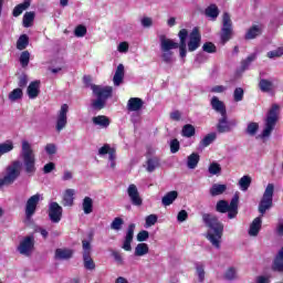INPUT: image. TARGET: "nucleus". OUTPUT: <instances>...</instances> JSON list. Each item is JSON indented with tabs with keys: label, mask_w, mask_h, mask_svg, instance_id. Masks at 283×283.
<instances>
[{
	"label": "nucleus",
	"mask_w": 283,
	"mask_h": 283,
	"mask_svg": "<svg viewBox=\"0 0 283 283\" xmlns=\"http://www.w3.org/2000/svg\"><path fill=\"white\" fill-rule=\"evenodd\" d=\"M179 43L167 38L165 34L159 35V43L161 50V60L167 65H171L176 59H174V51L179 49L180 59L185 60L187 57V39L189 38V31L187 29H181L178 32Z\"/></svg>",
	"instance_id": "f257e3e1"
},
{
	"label": "nucleus",
	"mask_w": 283,
	"mask_h": 283,
	"mask_svg": "<svg viewBox=\"0 0 283 283\" xmlns=\"http://www.w3.org/2000/svg\"><path fill=\"white\" fill-rule=\"evenodd\" d=\"M202 222L209 229L206 234L207 240L214 249H220L224 233V224L220 222L216 214L211 213H203Z\"/></svg>",
	"instance_id": "f03ea898"
},
{
	"label": "nucleus",
	"mask_w": 283,
	"mask_h": 283,
	"mask_svg": "<svg viewBox=\"0 0 283 283\" xmlns=\"http://www.w3.org/2000/svg\"><path fill=\"white\" fill-rule=\"evenodd\" d=\"M20 158L23 160L24 171L29 176L36 174V155L30 142L23 139L21 143Z\"/></svg>",
	"instance_id": "7ed1b4c3"
},
{
	"label": "nucleus",
	"mask_w": 283,
	"mask_h": 283,
	"mask_svg": "<svg viewBox=\"0 0 283 283\" xmlns=\"http://www.w3.org/2000/svg\"><path fill=\"white\" fill-rule=\"evenodd\" d=\"M91 88L94 96H96V99L92 102L93 109H104L107 98H112L114 88L112 86H101L96 84H92Z\"/></svg>",
	"instance_id": "20e7f679"
},
{
	"label": "nucleus",
	"mask_w": 283,
	"mask_h": 283,
	"mask_svg": "<svg viewBox=\"0 0 283 283\" xmlns=\"http://www.w3.org/2000/svg\"><path fill=\"white\" fill-rule=\"evenodd\" d=\"M21 167L22 164L20 160H13L9 166L6 168V176L0 178V189L3 187H10V185H14L19 176H21Z\"/></svg>",
	"instance_id": "39448f33"
},
{
	"label": "nucleus",
	"mask_w": 283,
	"mask_h": 283,
	"mask_svg": "<svg viewBox=\"0 0 283 283\" xmlns=\"http://www.w3.org/2000/svg\"><path fill=\"white\" fill-rule=\"evenodd\" d=\"M280 112V105L273 104L270 111L268 112L266 118H265V126L260 135L261 138H269L271 134L273 133V129H275V125L277 124V114Z\"/></svg>",
	"instance_id": "423d86ee"
},
{
	"label": "nucleus",
	"mask_w": 283,
	"mask_h": 283,
	"mask_svg": "<svg viewBox=\"0 0 283 283\" xmlns=\"http://www.w3.org/2000/svg\"><path fill=\"white\" fill-rule=\"evenodd\" d=\"M273 193H275V185L269 184L259 203V213H261V216H264V213L273 207Z\"/></svg>",
	"instance_id": "0eeeda50"
},
{
	"label": "nucleus",
	"mask_w": 283,
	"mask_h": 283,
	"mask_svg": "<svg viewBox=\"0 0 283 283\" xmlns=\"http://www.w3.org/2000/svg\"><path fill=\"white\" fill-rule=\"evenodd\" d=\"M82 258H83V265L86 271H95L96 263L94 259H92V243L87 240L82 241Z\"/></svg>",
	"instance_id": "6e6552de"
},
{
	"label": "nucleus",
	"mask_w": 283,
	"mask_h": 283,
	"mask_svg": "<svg viewBox=\"0 0 283 283\" xmlns=\"http://www.w3.org/2000/svg\"><path fill=\"white\" fill-rule=\"evenodd\" d=\"M222 29H221V41L222 43H227L231 39V34H233V22L231 21V15L226 12L222 18Z\"/></svg>",
	"instance_id": "1a4fd4ad"
},
{
	"label": "nucleus",
	"mask_w": 283,
	"mask_h": 283,
	"mask_svg": "<svg viewBox=\"0 0 283 283\" xmlns=\"http://www.w3.org/2000/svg\"><path fill=\"white\" fill-rule=\"evenodd\" d=\"M70 112V106L67 104H63L57 112L56 120H55V129L56 132H63L65 127H67V113Z\"/></svg>",
	"instance_id": "9d476101"
},
{
	"label": "nucleus",
	"mask_w": 283,
	"mask_h": 283,
	"mask_svg": "<svg viewBox=\"0 0 283 283\" xmlns=\"http://www.w3.org/2000/svg\"><path fill=\"white\" fill-rule=\"evenodd\" d=\"M39 202H41V195L36 193L31 196L25 203V218L27 220H32V216L36 213V207L39 206Z\"/></svg>",
	"instance_id": "9b49d317"
},
{
	"label": "nucleus",
	"mask_w": 283,
	"mask_h": 283,
	"mask_svg": "<svg viewBox=\"0 0 283 283\" xmlns=\"http://www.w3.org/2000/svg\"><path fill=\"white\" fill-rule=\"evenodd\" d=\"M18 251L21 255L30 256L34 251V235L25 237L19 244Z\"/></svg>",
	"instance_id": "f8f14e48"
},
{
	"label": "nucleus",
	"mask_w": 283,
	"mask_h": 283,
	"mask_svg": "<svg viewBox=\"0 0 283 283\" xmlns=\"http://www.w3.org/2000/svg\"><path fill=\"white\" fill-rule=\"evenodd\" d=\"M49 218L54 224H59L63 218V207L59 202L53 201L49 205Z\"/></svg>",
	"instance_id": "ddd939ff"
},
{
	"label": "nucleus",
	"mask_w": 283,
	"mask_h": 283,
	"mask_svg": "<svg viewBox=\"0 0 283 283\" xmlns=\"http://www.w3.org/2000/svg\"><path fill=\"white\" fill-rule=\"evenodd\" d=\"M238 125V122L235 120H229L227 117V113L224 115H221V118H219V122L217 124V130L219 134H228Z\"/></svg>",
	"instance_id": "4468645a"
},
{
	"label": "nucleus",
	"mask_w": 283,
	"mask_h": 283,
	"mask_svg": "<svg viewBox=\"0 0 283 283\" xmlns=\"http://www.w3.org/2000/svg\"><path fill=\"white\" fill-rule=\"evenodd\" d=\"M200 41H202V35L200 34V31L198 30V28L192 29L191 33L189 34L188 51L196 52V50L200 48Z\"/></svg>",
	"instance_id": "2eb2a0df"
},
{
	"label": "nucleus",
	"mask_w": 283,
	"mask_h": 283,
	"mask_svg": "<svg viewBox=\"0 0 283 283\" xmlns=\"http://www.w3.org/2000/svg\"><path fill=\"white\" fill-rule=\"evenodd\" d=\"M127 193L132 205L135 207L143 206V198H140V192H138V187H136V185L130 184L127 188Z\"/></svg>",
	"instance_id": "dca6fc26"
},
{
	"label": "nucleus",
	"mask_w": 283,
	"mask_h": 283,
	"mask_svg": "<svg viewBox=\"0 0 283 283\" xmlns=\"http://www.w3.org/2000/svg\"><path fill=\"white\" fill-rule=\"evenodd\" d=\"M134 231H136V224L130 223L127 228L126 235L122 244V249H124V251H132V242H134Z\"/></svg>",
	"instance_id": "f3484780"
},
{
	"label": "nucleus",
	"mask_w": 283,
	"mask_h": 283,
	"mask_svg": "<svg viewBox=\"0 0 283 283\" xmlns=\"http://www.w3.org/2000/svg\"><path fill=\"white\" fill-rule=\"evenodd\" d=\"M27 94L31 101H34L41 94V81H33L27 88Z\"/></svg>",
	"instance_id": "a211bd4d"
},
{
	"label": "nucleus",
	"mask_w": 283,
	"mask_h": 283,
	"mask_svg": "<svg viewBox=\"0 0 283 283\" xmlns=\"http://www.w3.org/2000/svg\"><path fill=\"white\" fill-rule=\"evenodd\" d=\"M210 105L217 114H220L221 116H224L227 114V106L224 105V102L220 101L218 96H213L210 101Z\"/></svg>",
	"instance_id": "6ab92c4d"
},
{
	"label": "nucleus",
	"mask_w": 283,
	"mask_h": 283,
	"mask_svg": "<svg viewBox=\"0 0 283 283\" xmlns=\"http://www.w3.org/2000/svg\"><path fill=\"white\" fill-rule=\"evenodd\" d=\"M145 102L140 97H130L127 102L128 112H140Z\"/></svg>",
	"instance_id": "aec40b11"
},
{
	"label": "nucleus",
	"mask_w": 283,
	"mask_h": 283,
	"mask_svg": "<svg viewBox=\"0 0 283 283\" xmlns=\"http://www.w3.org/2000/svg\"><path fill=\"white\" fill-rule=\"evenodd\" d=\"M124 80H125V65L118 64L115 71V74L113 76V83L115 87H119V85H123Z\"/></svg>",
	"instance_id": "412c9836"
},
{
	"label": "nucleus",
	"mask_w": 283,
	"mask_h": 283,
	"mask_svg": "<svg viewBox=\"0 0 283 283\" xmlns=\"http://www.w3.org/2000/svg\"><path fill=\"white\" fill-rule=\"evenodd\" d=\"M262 229V217H256L249 228V235L251 238H258V234L260 233V230Z\"/></svg>",
	"instance_id": "4be33fe9"
},
{
	"label": "nucleus",
	"mask_w": 283,
	"mask_h": 283,
	"mask_svg": "<svg viewBox=\"0 0 283 283\" xmlns=\"http://www.w3.org/2000/svg\"><path fill=\"white\" fill-rule=\"evenodd\" d=\"M263 27L262 24L252 25L245 33L244 39L247 41H251L253 39H258L262 34Z\"/></svg>",
	"instance_id": "5701e85b"
},
{
	"label": "nucleus",
	"mask_w": 283,
	"mask_h": 283,
	"mask_svg": "<svg viewBox=\"0 0 283 283\" xmlns=\"http://www.w3.org/2000/svg\"><path fill=\"white\" fill-rule=\"evenodd\" d=\"M272 271L283 273V247L279 250L272 264Z\"/></svg>",
	"instance_id": "b1692460"
},
{
	"label": "nucleus",
	"mask_w": 283,
	"mask_h": 283,
	"mask_svg": "<svg viewBox=\"0 0 283 283\" xmlns=\"http://www.w3.org/2000/svg\"><path fill=\"white\" fill-rule=\"evenodd\" d=\"M240 202V197L235 195L230 201V209L228 210V218L233 220L238 216V203Z\"/></svg>",
	"instance_id": "393cba45"
},
{
	"label": "nucleus",
	"mask_w": 283,
	"mask_h": 283,
	"mask_svg": "<svg viewBox=\"0 0 283 283\" xmlns=\"http://www.w3.org/2000/svg\"><path fill=\"white\" fill-rule=\"evenodd\" d=\"M93 125H97L102 129H107L109 127V117L105 115H98L92 118Z\"/></svg>",
	"instance_id": "a878e982"
},
{
	"label": "nucleus",
	"mask_w": 283,
	"mask_h": 283,
	"mask_svg": "<svg viewBox=\"0 0 283 283\" xmlns=\"http://www.w3.org/2000/svg\"><path fill=\"white\" fill-rule=\"evenodd\" d=\"M72 255H74V251L71 249H56L55 250V260H71Z\"/></svg>",
	"instance_id": "bb28decb"
},
{
	"label": "nucleus",
	"mask_w": 283,
	"mask_h": 283,
	"mask_svg": "<svg viewBox=\"0 0 283 283\" xmlns=\"http://www.w3.org/2000/svg\"><path fill=\"white\" fill-rule=\"evenodd\" d=\"M75 193H76V190H74V189H66L64 191V196H63L64 207H73V205H74V195Z\"/></svg>",
	"instance_id": "cd10ccee"
},
{
	"label": "nucleus",
	"mask_w": 283,
	"mask_h": 283,
	"mask_svg": "<svg viewBox=\"0 0 283 283\" xmlns=\"http://www.w3.org/2000/svg\"><path fill=\"white\" fill-rule=\"evenodd\" d=\"M177 198H178V191L176 190L169 191L163 197L161 203L164 205V207H169V205H174V201Z\"/></svg>",
	"instance_id": "c85d7f7f"
},
{
	"label": "nucleus",
	"mask_w": 283,
	"mask_h": 283,
	"mask_svg": "<svg viewBox=\"0 0 283 283\" xmlns=\"http://www.w3.org/2000/svg\"><path fill=\"white\" fill-rule=\"evenodd\" d=\"M253 181V179L251 178V176L249 175H244L243 177H241L239 179V189L241 191H249V187H251V182Z\"/></svg>",
	"instance_id": "c756f323"
},
{
	"label": "nucleus",
	"mask_w": 283,
	"mask_h": 283,
	"mask_svg": "<svg viewBox=\"0 0 283 283\" xmlns=\"http://www.w3.org/2000/svg\"><path fill=\"white\" fill-rule=\"evenodd\" d=\"M200 163V155L198 153H192L188 156L187 167L188 169H196Z\"/></svg>",
	"instance_id": "7c9ffc66"
},
{
	"label": "nucleus",
	"mask_w": 283,
	"mask_h": 283,
	"mask_svg": "<svg viewBox=\"0 0 283 283\" xmlns=\"http://www.w3.org/2000/svg\"><path fill=\"white\" fill-rule=\"evenodd\" d=\"M158 167H160V158L153 157L147 160L146 170L148 171V174H153V171H156Z\"/></svg>",
	"instance_id": "2f4dec72"
},
{
	"label": "nucleus",
	"mask_w": 283,
	"mask_h": 283,
	"mask_svg": "<svg viewBox=\"0 0 283 283\" xmlns=\"http://www.w3.org/2000/svg\"><path fill=\"white\" fill-rule=\"evenodd\" d=\"M82 209L86 216H90L94 211V200L90 197L83 199Z\"/></svg>",
	"instance_id": "473e14b6"
},
{
	"label": "nucleus",
	"mask_w": 283,
	"mask_h": 283,
	"mask_svg": "<svg viewBox=\"0 0 283 283\" xmlns=\"http://www.w3.org/2000/svg\"><path fill=\"white\" fill-rule=\"evenodd\" d=\"M149 253V245L147 243H138L135 248L134 255L136 258H143V255H147Z\"/></svg>",
	"instance_id": "72a5a7b5"
},
{
	"label": "nucleus",
	"mask_w": 283,
	"mask_h": 283,
	"mask_svg": "<svg viewBox=\"0 0 283 283\" xmlns=\"http://www.w3.org/2000/svg\"><path fill=\"white\" fill-rule=\"evenodd\" d=\"M223 279L228 282H233L238 280V269L233 266L228 268L223 274Z\"/></svg>",
	"instance_id": "f704fd0d"
},
{
	"label": "nucleus",
	"mask_w": 283,
	"mask_h": 283,
	"mask_svg": "<svg viewBox=\"0 0 283 283\" xmlns=\"http://www.w3.org/2000/svg\"><path fill=\"white\" fill-rule=\"evenodd\" d=\"M30 8V0H25L23 3L18 4L14 7L12 11L13 17H21L23 14V11L28 10Z\"/></svg>",
	"instance_id": "c9c22d12"
},
{
	"label": "nucleus",
	"mask_w": 283,
	"mask_h": 283,
	"mask_svg": "<svg viewBox=\"0 0 283 283\" xmlns=\"http://www.w3.org/2000/svg\"><path fill=\"white\" fill-rule=\"evenodd\" d=\"M259 88L264 93L273 92V82L266 78H261L259 82Z\"/></svg>",
	"instance_id": "e433bc0d"
},
{
	"label": "nucleus",
	"mask_w": 283,
	"mask_h": 283,
	"mask_svg": "<svg viewBox=\"0 0 283 283\" xmlns=\"http://www.w3.org/2000/svg\"><path fill=\"white\" fill-rule=\"evenodd\" d=\"M219 14H220V10L218 9V6H216V4H210L206 9V17H209L213 21H216V19H218Z\"/></svg>",
	"instance_id": "4c0bfd02"
},
{
	"label": "nucleus",
	"mask_w": 283,
	"mask_h": 283,
	"mask_svg": "<svg viewBox=\"0 0 283 283\" xmlns=\"http://www.w3.org/2000/svg\"><path fill=\"white\" fill-rule=\"evenodd\" d=\"M227 191V185L214 184L210 188L211 196H222Z\"/></svg>",
	"instance_id": "58836bf2"
},
{
	"label": "nucleus",
	"mask_w": 283,
	"mask_h": 283,
	"mask_svg": "<svg viewBox=\"0 0 283 283\" xmlns=\"http://www.w3.org/2000/svg\"><path fill=\"white\" fill-rule=\"evenodd\" d=\"M181 135L185 138H191L192 136H196V127H193L191 124H186L182 127Z\"/></svg>",
	"instance_id": "ea45409f"
},
{
	"label": "nucleus",
	"mask_w": 283,
	"mask_h": 283,
	"mask_svg": "<svg viewBox=\"0 0 283 283\" xmlns=\"http://www.w3.org/2000/svg\"><path fill=\"white\" fill-rule=\"evenodd\" d=\"M12 149H14V143L10 140L0 144V158L6 154H10Z\"/></svg>",
	"instance_id": "a19ab883"
},
{
	"label": "nucleus",
	"mask_w": 283,
	"mask_h": 283,
	"mask_svg": "<svg viewBox=\"0 0 283 283\" xmlns=\"http://www.w3.org/2000/svg\"><path fill=\"white\" fill-rule=\"evenodd\" d=\"M34 11L25 12L23 15V25L24 28H32V23H34Z\"/></svg>",
	"instance_id": "79ce46f5"
},
{
	"label": "nucleus",
	"mask_w": 283,
	"mask_h": 283,
	"mask_svg": "<svg viewBox=\"0 0 283 283\" xmlns=\"http://www.w3.org/2000/svg\"><path fill=\"white\" fill-rule=\"evenodd\" d=\"M231 209V203L227 202V200H220L217 202L216 210L218 213H228Z\"/></svg>",
	"instance_id": "37998d69"
},
{
	"label": "nucleus",
	"mask_w": 283,
	"mask_h": 283,
	"mask_svg": "<svg viewBox=\"0 0 283 283\" xmlns=\"http://www.w3.org/2000/svg\"><path fill=\"white\" fill-rule=\"evenodd\" d=\"M30 45V38H28L27 34L20 35V38L17 41V49L18 50H25Z\"/></svg>",
	"instance_id": "c03bdc74"
},
{
	"label": "nucleus",
	"mask_w": 283,
	"mask_h": 283,
	"mask_svg": "<svg viewBox=\"0 0 283 283\" xmlns=\"http://www.w3.org/2000/svg\"><path fill=\"white\" fill-rule=\"evenodd\" d=\"M258 129H260V124L251 122L248 124L245 134H248V136H255L258 134Z\"/></svg>",
	"instance_id": "a18cd8bd"
},
{
	"label": "nucleus",
	"mask_w": 283,
	"mask_h": 283,
	"mask_svg": "<svg viewBox=\"0 0 283 283\" xmlns=\"http://www.w3.org/2000/svg\"><path fill=\"white\" fill-rule=\"evenodd\" d=\"M216 138H218V135L216 133H210L205 136L203 140L200 142V145L202 147H209V145H211Z\"/></svg>",
	"instance_id": "49530a36"
},
{
	"label": "nucleus",
	"mask_w": 283,
	"mask_h": 283,
	"mask_svg": "<svg viewBox=\"0 0 283 283\" xmlns=\"http://www.w3.org/2000/svg\"><path fill=\"white\" fill-rule=\"evenodd\" d=\"M23 98V90L21 88H14L10 94H9V101L14 103L15 101H19Z\"/></svg>",
	"instance_id": "de8ad7c7"
},
{
	"label": "nucleus",
	"mask_w": 283,
	"mask_h": 283,
	"mask_svg": "<svg viewBox=\"0 0 283 283\" xmlns=\"http://www.w3.org/2000/svg\"><path fill=\"white\" fill-rule=\"evenodd\" d=\"M244 99V88L237 87L233 92V101L234 103H240Z\"/></svg>",
	"instance_id": "09e8293b"
},
{
	"label": "nucleus",
	"mask_w": 283,
	"mask_h": 283,
	"mask_svg": "<svg viewBox=\"0 0 283 283\" xmlns=\"http://www.w3.org/2000/svg\"><path fill=\"white\" fill-rule=\"evenodd\" d=\"M123 224H125V221H123L120 217H116L111 223V229H113V231H120Z\"/></svg>",
	"instance_id": "8fccbe9b"
},
{
	"label": "nucleus",
	"mask_w": 283,
	"mask_h": 283,
	"mask_svg": "<svg viewBox=\"0 0 283 283\" xmlns=\"http://www.w3.org/2000/svg\"><path fill=\"white\" fill-rule=\"evenodd\" d=\"M202 50L207 52V54H216V52H218V48L212 42L203 43Z\"/></svg>",
	"instance_id": "3c124183"
},
{
	"label": "nucleus",
	"mask_w": 283,
	"mask_h": 283,
	"mask_svg": "<svg viewBox=\"0 0 283 283\" xmlns=\"http://www.w3.org/2000/svg\"><path fill=\"white\" fill-rule=\"evenodd\" d=\"M20 64L22 67H28L30 64V51H23L20 54Z\"/></svg>",
	"instance_id": "603ef678"
},
{
	"label": "nucleus",
	"mask_w": 283,
	"mask_h": 283,
	"mask_svg": "<svg viewBox=\"0 0 283 283\" xmlns=\"http://www.w3.org/2000/svg\"><path fill=\"white\" fill-rule=\"evenodd\" d=\"M196 272H197V276L199 282H205V264L202 263H197L196 264Z\"/></svg>",
	"instance_id": "864d4df0"
},
{
	"label": "nucleus",
	"mask_w": 283,
	"mask_h": 283,
	"mask_svg": "<svg viewBox=\"0 0 283 283\" xmlns=\"http://www.w3.org/2000/svg\"><path fill=\"white\" fill-rule=\"evenodd\" d=\"M208 171L209 174H211V176H218V174L222 171V167L218 163H212L210 164Z\"/></svg>",
	"instance_id": "5fc2aeb1"
},
{
	"label": "nucleus",
	"mask_w": 283,
	"mask_h": 283,
	"mask_svg": "<svg viewBox=\"0 0 283 283\" xmlns=\"http://www.w3.org/2000/svg\"><path fill=\"white\" fill-rule=\"evenodd\" d=\"M87 34V28L85 25H77L74 30V35L77 36V39H83Z\"/></svg>",
	"instance_id": "6e6d98bb"
},
{
	"label": "nucleus",
	"mask_w": 283,
	"mask_h": 283,
	"mask_svg": "<svg viewBox=\"0 0 283 283\" xmlns=\"http://www.w3.org/2000/svg\"><path fill=\"white\" fill-rule=\"evenodd\" d=\"M280 56H283V48L268 52V59H280Z\"/></svg>",
	"instance_id": "4d7b16f0"
},
{
	"label": "nucleus",
	"mask_w": 283,
	"mask_h": 283,
	"mask_svg": "<svg viewBox=\"0 0 283 283\" xmlns=\"http://www.w3.org/2000/svg\"><path fill=\"white\" fill-rule=\"evenodd\" d=\"M255 61V55H250L245 60L241 62V70L244 72V70H249V65Z\"/></svg>",
	"instance_id": "13d9d810"
},
{
	"label": "nucleus",
	"mask_w": 283,
	"mask_h": 283,
	"mask_svg": "<svg viewBox=\"0 0 283 283\" xmlns=\"http://www.w3.org/2000/svg\"><path fill=\"white\" fill-rule=\"evenodd\" d=\"M149 240V231L147 230H142L137 234V242H147Z\"/></svg>",
	"instance_id": "bf43d9fd"
},
{
	"label": "nucleus",
	"mask_w": 283,
	"mask_h": 283,
	"mask_svg": "<svg viewBox=\"0 0 283 283\" xmlns=\"http://www.w3.org/2000/svg\"><path fill=\"white\" fill-rule=\"evenodd\" d=\"M178 151H180V142H178V139H172L170 142V153L178 154Z\"/></svg>",
	"instance_id": "052dcab7"
},
{
	"label": "nucleus",
	"mask_w": 283,
	"mask_h": 283,
	"mask_svg": "<svg viewBox=\"0 0 283 283\" xmlns=\"http://www.w3.org/2000/svg\"><path fill=\"white\" fill-rule=\"evenodd\" d=\"M158 222V216L149 214L146 217V227H154Z\"/></svg>",
	"instance_id": "680f3d73"
},
{
	"label": "nucleus",
	"mask_w": 283,
	"mask_h": 283,
	"mask_svg": "<svg viewBox=\"0 0 283 283\" xmlns=\"http://www.w3.org/2000/svg\"><path fill=\"white\" fill-rule=\"evenodd\" d=\"M111 255L112 258H114L115 262H117V264H123V255L120 254V252L116 251V250H112L111 251Z\"/></svg>",
	"instance_id": "e2e57ef3"
},
{
	"label": "nucleus",
	"mask_w": 283,
	"mask_h": 283,
	"mask_svg": "<svg viewBox=\"0 0 283 283\" xmlns=\"http://www.w3.org/2000/svg\"><path fill=\"white\" fill-rule=\"evenodd\" d=\"M254 283H271V275H258Z\"/></svg>",
	"instance_id": "0e129e2a"
},
{
	"label": "nucleus",
	"mask_w": 283,
	"mask_h": 283,
	"mask_svg": "<svg viewBox=\"0 0 283 283\" xmlns=\"http://www.w3.org/2000/svg\"><path fill=\"white\" fill-rule=\"evenodd\" d=\"M44 149L49 156H54V154H56V145L55 144H48Z\"/></svg>",
	"instance_id": "69168bd1"
},
{
	"label": "nucleus",
	"mask_w": 283,
	"mask_h": 283,
	"mask_svg": "<svg viewBox=\"0 0 283 283\" xmlns=\"http://www.w3.org/2000/svg\"><path fill=\"white\" fill-rule=\"evenodd\" d=\"M143 28H151L154 25V20L149 17H145L140 21Z\"/></svg>",
	"instance_id": "338daca9"
},
{
	"label": "nucleus",
	"mask_w": 283,
	"mask_h": 283,
	"mask_svg": "<svg viewBox=\"0 0 283 283\" xmlns=\"http://www.w3.org/2000/svg\"><path fill=\"white\" fill-rule=\"evenodd\" d=\"M187 218H189V213H187V210H181L177 214L178 222H186Z\"/></svg>",
	"instance_id": "774afa93"
}]
</instances>
